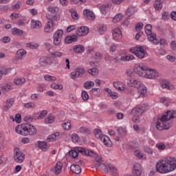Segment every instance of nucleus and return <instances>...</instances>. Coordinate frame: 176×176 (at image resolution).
Here are the masks:
<instances>
[{
  "mask_svg": "<svg viewBox=\"0 0 176 176\" xmlns=\"http://www.w3.org/2000/svg\"><path fill=\"white\" fill-rule=\"evenodd\" d=\"M176 168V159L173 157H166L155 164V170L160 174H168Z\"/></svg>",
  "mask_w": 176,
  "mask_h": 176,
  "instance_id": "nucleus-1",
  "label": "nucleus"
},
{
  "mask_svg": "<svg viewBox=\"0 0 176 176\" xmlns=\"http://www.w3.org/2000/svg\"><path fill=\"white\" fill-rule=\"evenodd\" d=\"M176 111L175 110H167L164 114L159 118L156 123L155 127L157 130L162 131V130H168L171 127V119H175Z\"/></svg>",
  "mask_w": 176,
  "mask_h": 176,
  "instance_id": "nucleus-2",
  "label": "nucleus"
},
{
  "mask_svg": "<svg viewBox=\"0 0 176 176\" xmlns=\"http://www.w3.org/2000/svg\"><path fill=\"white\" fill-rule=\"evenodd\" d=\"M129 87H133L138 89L137 92L134 94L135 98H140V97H145L148 89L145 85L142 84L140 80L135 78H129L127 80Z\"/></svg>",
  "mask_w": 176,
  "mask_h": 176,
  "instance_id": "nucleus-3",
  "label": "nucleus"
},
{
  "mask_svg": "<svg viewBox=\"0 0 176 176\" xmlns=\"http://www.w3.org/2000/svg\"><path fill=\"white\" fill-rule=\"evenodd\" d=\"M15 131L21 135H35L36 134V128L30 124H19L15 128Z\"/></svg>",
  "mask_w": 176,
  "mask_h": 176,
  "instance_id": "nucleus-4",
  "label": "nucleus"
},
{
  "mask_svg": "<svg viewBox=\"0 0 176 176\" xmlns=\"http://www.w3.org/2000/svg\"><path fill=\"white\" fill-rule=\"evenodd\" d=\"M148 109V104H141L137 106L135 109H132V121L134 123H139L140 122V116L147 111Z\"/></svg>",
  "mask_w": 176,
  "mask_h": 176,
  "instance_id": "nucleus-5",
  "label": "nucleus"
},
{
  "mask_svg": "<svg viewBox=\"0 0 176 176\" xmlns=\"http://www.w3.org/2000/svg\"><path fill=\"white\" fill-rule=\"evenodd\" d=\"M78 153H81L85 156H94L95 153L93 150H89L83 147H76L74 150H72L69 152V156L76 159L78 157Z\"/></svg>",
  "mask_w": 176,
  "mask_h": 176,
  "instance_id": "nucleus-6",
  "label": "nucleus"
},
{
  "mask_svg": "<svg viewBox=\"0 0 176 176\" xmlns=\"http://www.w3.org/2000/svg\"><path fill=\"white\" fill-rule=\"evenodd\" d=\"M144 31L147 35V39L151 42V43L156 45H159V39H157L156 33H152V25L147 24L144 27Z\"/></svg>",
  "mask_w": 176,
  "mask_h": 176,
  "instance_id": "nucleus-7",
  "label": "nucleus"
},
{
  "mask_svg": "<svg viewBox=\"0 0 176 176\" xmlns=\"http://www.w3.org/2000/svg\"><path fill=\"white\" fill-rule=\"evenodd\" d=\"M133 71L135 74L138 76H140V78H145L148 71V66L144 63H138L135 65Z\"/></svg>",
  "mask_w": 176,
  "mask_h": 176,
  "instance_id": "nucleus-8",
  "label": "nucleus"
},
{
  "mask_svg": "<svg viewBox=\"0 0 176 176\" xmlns=\"http://www.w3.org/2000/svg\"><path fill=\"white\" fill-rule=\"evenodd\" d=\"M129 52L133 53L138 57V58H145V55L146 54V51L144 49V47L141 45H137L136 47H133L129 49Z\"/></svg>",
  "mask_w": 176,
  "mask_h": 176,
  "instance_id": "nucleus-9",
  "label": "nucleus"
},
{
  "mask_svg": "<svg viewBox=\"0 0 176 176\" xmlns=\"http://www.w3.org/2000/svg\"><path fill=\"white\" fill-rule=\"evenodd\" d=\"M86 74V70L82 67H78L75 70L70 73V78L75 80L78 78H82Z\"/></svg>",
  "mask_w": 176,
  "mask_h": 176,
  "instance_id": "nucleus-10",
  "label": "nucleus"
},
{
  "mask_svg": "<svg viewBox=\"0 0 176 176\" xmlns=\"http://www.w3.org/2000/svg\"><path fill=\"white\" fill-rule=\"evenodd\" d=\"M25 160V155L19 148L14 150V160L16 163H23Z\"/></svg>",
  "mask_w": 176,
  "mask_h": 176,
  "instance_id": "nucleus-11",
  "label": "nucleus"
},
{
  "mask_svg": "<svg viewBox=\"0 0 176 176\" xmlns=\"http://www.w3.org/2000/svg\"><path fill=\"white\" fill-rule=\"evenodd\" d=\"M157 78H159V72L155 69L148 67L144 79L154 80L157 79Z\"/></svg>",
  "mask_w": 176,
  "mask_h": 176,
  "instance_id": "nucleus-12",
  "label": "nucleus"
},
{
  "mask_svg": "<svg viewBox=\"0 0 176 176\" xmlns=\"http://www.w3.org/2000/svg\"><path fill=\"white\" fill-rule=\"evenodd\" d=\"M142 171H144V168H142V166L141 164L135 163L133 164V168L132 170V173L135 176H141V174H142Z\"/></svg>",
  "mask_w": 176,
  "mask_h": 176,
  "instance_id": "nucleus-13",
  "label": "nucleus"
},
{
  "mask_svg": "<svg viewBox=\"0 0 176 176\" xmlns=\"http://www.w3.org/2000/svg\"><path fill=\"white\" fill-rule=\"evenodd\" d=\"M53 31H54V22L52 20H50L44 27V32L46 34H52Z\"/></svg>",
  "mask_w": 176,
  "mask_h": 176,
  "instance_id": "nucleus-14",
  "label": "nucleus"
},
{
  "mask_svg": "<svg viewBox=\"0 0 176 176\" xmlns=\"http://www.w3.org/2000/svg\"><path fill=\"white\" fill-rule=\"evenodd\" d=\"M89 28L87 26H81L76 30V34L78 36H85L89 34Z\"/></svg>",
  "mask_w": 176,
  "mask_h": 176,
  "instance_id": "nucleus-15",
  "label": "nucleus"
},
{
  "mask_svg": "<svg viewBox=\"0 0 176 176\" xmlns=\"http://www.w3.org/2000/svg\"><path fill=\"white\" fill-rule=\"evenodd\" d=\"M113 85L118 91H124L126 90V84L122 81H114Z\"/></svg>",
  "mask_w": 176,
  "mask_h": 176,
  "instance_id": "nucleus-16",
  "label": "nucleus"
},
{
  "mask_svg": "<svg viewBox=\"0 0 176 176\" xmlns=\"http://www.w3.org/2000/svg\"><path fill=\"white\" fill-rule=\"evenodd\" d=\"M112 35L114 41H120L122 39V30L119 28H115L113 30Z\"/></svg>",
  "mask_w": 176,
  "mask_h": 176,
  "instance_id": "nucleus-17",
  "label": "nucleus"
},
{
  "mask_svg": "<svg viewBox=\"0 0 176 176\" xmlns=\"http://www.w3.org/2000/svg\"><path fill=\"white\" fill-rule=\"evenodd\" d=\"M47 111L43 110L40 112L35 113L34 114V120H41V119H45V117L47 116Z\"/></svg>",
  "mask_w": 176,
  "mask_h": 176,
  "instance_id": "nucleus-18",
  "label": "nucleus"
},
{
  "mask_svg": "<svg viewBox=\"0 0 176 176\" xmlns=\"http://www.w3.org/2000/svg\"><path fill=\"white\" fill-rule=\"evenodd\" d=\"M162 89H167V90H174V85L170 83L167 80H162L160 82Z\"/></svg>",
  "mask_w": 176,
  "mask_h": 176,
  "instance_id": "nucleus-19",
  "label": "nucleus"
},
{
  "mask_svg": "<svg viewBox=\"0 0 176 176\" xmlns=\"http://www.w3.org/2000/svg\"><path fill=\"white\" fill-rule=\"evenodd\" d=\"M30 27L32 30H39V28H42V22L32 19L30 22Z\"/></svg>",
  "mask_w": 176,
  "mask_h": 176,
  "instance_id": "nucleus-20",
  "label": "nucleus"
},
{
  "mask_svg": "<svg viewBox=\"0 0 176 176\" xmlns=\"http://www.w3.org/2000/svg\"><path fill=\"white\" fill-rule=\"evenodd\" d=\"M138 10L137 7L131 6L126 10V14L128 17H131L135 13H137Z\"/></svg>",
  "mask_w": 176,
  "mask_h": 176,
  "instance_id": "nucleus-21",
  "label": "nucleus"
},
{
  "mask_svg": "<svg viewBox=\"0 0 176 176\" xmlns=\"http://www.w3.org/2000/svg\"><path fill=\"white\" fill-rule=\"evenodd\" d=\"M100 141L105 145V146H111L112 145V142H111V139L109 137L102 135L100 138Z\"/></svg>",
  "mask_w": 176,
  "mask_h": 176,
  "instance_id": "nucleus-22",
  "label": "nucleus"
},
{
  "mask_svg": "<svg viewBox=\"0 0 176 176\" xmlns=\"http://www.w3.org/2000/svg\"><path fill=\"white\" fill-rule=\"evenodd\" d=\"M84 16L88 19V20H94L96 19V15L92 11H90L89 9H86L83 11Z\"/></svg>",
  "mask_w": 176,
  "mask_h": 176,
  "instance_id": "nucleus-23",
  "label": "nucleus"
},
{
  "mask_svg": "<svg viewBox=\"0 0 176 176\" xmlns=\"http://www.w3.org/2000/svg\"><path fill=\"white\" fill-rule=\"evenodd\" d=\"M96 168H98L99 170H101L102 173H105V174H108L109 171V166L108 165L102 163V164H98L95 166Z\"/></svg>",
  "mask_w": 176,
  "mask_h": 176,
  "instance_id": "nucleus-24",
  "label": "nucleus"
},
{
  "mask_svg": "<svg viewBox=\"0 0 176 176\" xmlns=\"http://www.w3.org/2000/svg\"><path fill=\"white\" fill-rule=\"evenodd\" d=\"M63 129L66 131L71 130L72 129V125L71 124V120H65L62 122L61 124Z\"/></svg>",
  "mask_w": 176,
  "mask_h": 176,
  "instance_id": "nucleus-25",
  "label": "nucleus"
},
{
  "mask_svg": "<svg viewBox=\"0 0 176 176\" xmlns=\"http://www.w3.org/2000/svg\"><path fill=\"white\" fill-rule=\"evenodd\" d=\"M56 121V117L52 114H49L44 120L45 124H52Z\"/></svg>",
  "mask_w": 176,
  "mask_h": 176,
  "instance_id": "nucleus-26",
  "label": "nucleus"
},
{
  "mask_svg": "<svg viewBox=\"0 0 176 176\" xmlns=\"http://www.w3.org/2000/svg\"><path fill=\"white\" fill-rule=\"evenodd\" d=\"M13 104H14V98H9L6 100V105L3 107L4 111H8L9 109L13 107Z\"/></svg>",
  "mask_w": 176,
  "mask_h": 176,
  "instance_id": "nucleus-27",
  "label": "nucleus"
},
{
  "mask_svg": "<svg viewBox=\"0 0 176 176\" xmlns=\"http://www.w3.org/2000/svg\"><path fill=\"white\" fill-rule=\"evenodd\" d=\"M109 9H110L109 3L103 4L100 8V12L102 13V14H104V16H105V14L108 13Z\"/></svg>",
  "mask_w": 176,
  "mask_h": 176,
  "instance_id": "nucleus-28",
  "label": "nucleus"
},
{
  "mask_svg": "<svg viewBox=\"0 0 176 176\" xmlns=\"http://www.w3.org/2000/svg\"><path fill=\"white\" fill-rule=\"evenodd\" d=\"M70 170L74 174H80V173L82 171V169L80 168V166L78 164H72L70 166Z\"/></svg>",
  "mask_w": 176,
  "mask_h": 176,
  "instance_id": "nucleus-29",
  "label": "nucleus"
},
{
  "mask_svg": "<svg viewBox=\"0 0 176 176\" xmlns=\"http://www.w3.org/2000/svg\"><path fill=\"white\" fill-rule=\"evenodd\" d=\"M78 41V36L76 35L68 36L65 38V43L69 45V43H73V42H76Z\"/></svg>",
  "mask_w": 176,
  "mask_h": 176,
  "instance_id": "nucleus-30",
  "label": "nucleus"
},
{
  "mask_svg": "<svg viewBox=\"0 0 176 176\" xmlns=\"http://www.w3.org/2000/svg\"><path fill=\"white\" fill-rule=\"evenodd\" d=\"M60 136V133L59 132H56L53 134L50 135L47 138V142H54V141H56L57 139V137Z\"/></svg>",
  "mask_w": 176,
  "mask_h": 176,
  "instance_id": "nucleus-31",
  "label": "nucleus"
},
{
  "mask_svg": "<svg viewBox=\"0 0 176 176\" xmlns=\"http://www.w3.org/2000/svg\"><path fill=\"white\" fill-rule=\"evenodd\" d=\"M10 71H12V69L9 67H2L0 68V80L2 79V76H3V75H8Z\"/></svg>",
  "mask_w": 176,
  "mask_h": 176,
  "instance_id": "nucleus-32",
  "label": "nucleus"
},
{
  "mask_svg": "<svg viewBox=\"0 0 176 176\" xmlns=\"http://www.w3.org/2000/svg\"><path fill=\"white\" fill-rule=\"evenodd\" d=\"M134 155L138 159H142V160H146V155L140 150L135 151Z\"/></svg>",
  "mask_w": 176,
  "mask_h": 176,
  "instance_id": "nucleus-33",
  "label": "nucleus"
},
{
  "mask_svg": "<svg viewBox=\"0 0 176 176\" xmlns=\"http://www.w3.org/2000/svg\"><path fill=\"white\" fill-rule=\"evenodd\" d=\"M16 58L19 60H21L23 57H25V56L27 55V51H25V50L24 49H21L16 52Z\"/></svg>",
  "mask_w": 176,
  "mask_h": 176,
  "instance_id": "nucleus-34",
  "label": "nucleus"
},
{
  "mask_svg": "<svg viewBox=\"0 0 176 176\" xmlns=\"http://www.w3.org/2000/svg\"><path fill=\"white\" fill-rule=\"evenodd\" d=\"M38 146L43 151V152H47V143L43 141H38Z\"/></svg>",
  "mask_w": 176,
  "mask_h": 176,
  "instance_id": "nucleus-35",
  "label": "nucleus"
},
{
  "mask_svg": "<svg viewBox=\"0 0 176 176\" xmlns=\"http://www.w3.org/2000/svg\"><path fill=\"white\" fill-rule=\"evenodd\" d=\"M73 50L74 53H83L85 52V47L82 45H74Z\"/></svg>",
  "mask_w": 176,
  "mask_h": 176,
  "instance_id": "nucleus-36",
  "label": "nucleus"
},
{
  "mask_svg": "<svg viewBox=\"0 0 176 176\" xmlns=\"http://www.w3.org/2000/svg\"><path fill=\"white\" fill-rule=\"evenodd\" d=\"M153 8L155 10H162L163 3L160 0H155L153 4Z\"/></svg>",
  "mask_w": 176,
  "mask_h": 176,
  "instance_id": "nucleus-37",
  "label": "nucleus"
},
{
  "mask_svg": "<svg viewBox=\"0 0 176 176\" xmlns=\"http://www.w3.org/2000/svg\"><path fill=\"white\" fill-rule=\"evenodd\" d=\"M63 170V164L60 162H58L54 166V172L56 174H60Z\"/></svg>",
  "mask_w": 176,
  "mask_h": 176,
  "instance_id": "nucleus-38",
  "label": "nucleus"
},
{
  "mask_svg": "<svg viewBox=\"0 0 176 176\" xmlns=\"http://www.w3.org/2000/svg\"><path fill=\"white\" fill-rule=\"evenodd\" d=\"M134 58H135L134 55L128 54V55H124V56H121L120 60L122 61H131V60H134Z\"/></svg>",
  "mask_w": 176,
  "mask_h": 176,
  "instance_id": "nucleus-39",
  "label": "nucleus"
},
{
  "mask_svg": "<svg viewBox=\"0 0 176 176\" xmlns=\"http://www.w3.org/2000/svg\"><path fill=\"white\" fill-rule=\"evenodd\" d=\"M63 54H64L63 52H60V51H56V52H50V56L53 58H61V57H63Z\"/></svg>",
  "mask_w": 176,
  "mask_h": 176,
  "instance_id": "nucleus-40",
  "label": "nucleus"
},
{
  "mask_svg": "<svg viewBox=\"0 0 176 176\" xmlns=\"http://www.w3.org/2000/svg\"><path fill=\"white\" fill-rule=\"evenodd\" d=\"M14 85L16 86H20L21 85H24L25 83V78H16L14 80Z\"/></svg>",
  "mask_w": 176,
  "mask_h": 176,
  "instance_id": "nucleus-41",
  "label": "nucleus"
},
{
  "mask_svg": "<svg viewBox=\"0 0 176 176\" xmlns=\"http://www.w3.org/2000/svg\"><path fill=\"white\" fill-rule=\"evenodd\" d=\"M107 28L106 25L100 24L98 26V32L100 34V35H102L103 34H105L107 32Z\"/></svg>",
  "mask_w": 176,
  "mask_h": 176,
  "instance_id": "nucleus-42",
  "label": "nucleus"
},
{
  "mask_svg": "<svg viewBox=\"0 0 176 176\" xmlns=\"http://www.w3.org/2000/svg\"><path fill=\"white\" fill-rule=\"evenodd\" d=\"M45 80L47 82H50V83H52V82H56L57 80V78L54 76H50L49 74H47L44 76Z\"/></svg>",
  "mask_w": 176,
  "mask_h": 176,
  "instance_id": "nucleus-43",
  "label": "nucleus"
},
{
  "mask_svg": "<svg viewBox=\"0 0 176 176\" xmlns=\"http://www.w3.org/2000/svg\"><path fill=\"white\" fill-rule=\"evenodd\" d=\"M123 20V14L118 13L113 18V23H119Z\"/></svg>",
  "mask_w": 176,
  "mask_h": 176,
  "instance_id": "nucleus-44",
  "label": "nucleus"
},
{
  "mask_svg": "<svg viewBox=\"0 0 176 176\" xmlns=\"http://www.w3.org/2000/svg\"><path fill=\"white\" fill-rule=\"evenodd\" d=\"M50 87L53 90H63L64 89L63 85L57 84L56 82L52 83Z\"/></svg>",
  "mask_w": 176,
  "mask_h": 176,
  "instance_id": "nucleus-45",
  "label": "nucleus"
},
{
  "mask_svg": "<svg viewBox=\"0 0 176 176\" xmlns=\"http://www.w3.org/2000/svg\"><path fill=\"white\" fill-rule=\"evenodd\" d=\"M12 35H17L18 36H21L23 34H24V32L19 28H13L12 30Z\"/></svg>",
  "mask_w": 176,
  "mask_h": 176,
  "instance_id": "nucleus-46",
  "label": "nucleus"
},
{
  "mask_svg": "<svg viewBox=\"0 0 176 176\" xmlns=\"http://www.w3.org/2000/svg\"><path fill=\"white\" fill-rule=\"evenodd\" d=\"M160 102H162V104H164L165 107H168L170 105V103L171 102V100L167 97H162L160 99Z\"/></svg>",
  "mask_w": 176,
  "mask_h": 176,
  "instance_id": "nucleus-47",
  "label": "nucleus"
},
{
  "mask_svg": "<svg viewBox=\"0 0 176 176\" xmlns=\"http://www.w3.org/2000/svg\"><path fill=\"white\" fill-rule=\"evenodd\" d=\"M41 67H47L49 65V58H41L39 61Z\"/></svg>",
  "mask_w": 176,
  "mask_h": 176,
  "instance_id": "nucleus-48",
  "label": "nucleus"
},
{
  "mask_svg": "<svg viewBox=\"0 0 176 176\" xmlns=\"http://www.w3.org/2000/svg\"><path fill=\"white\" fill-rule=\"evenodd\" d=\"M84 89H91V87H94V82L93 81H87L84 83L83 86Z\"/></svg>",
  "mask_w": 176,
  "mask_h": 176,
  "instance_id": "nucleus-49",
  "label": "nucleus"
},
{
  "mask_svg": "<svg viewBox=\"0 0 176 176\" xmlns=\"http://www.w3.org/2000/svg\"><path fill=\"white\" fill-rule=\"evenodd\" d=\"M12 85L9 82L3 84L1 86V89L4 90V91H8V90H12Z\"/></svg>",
  "mask_w": 176,
  "mask_h": 176,
  "instance_id": "nucleus-50",
  "label": "nucleus"
},
{
  "mask_svg": "<svg viewBox=\"0 0 176 176\" xmlns=\"http://www.w3.org/2000/svg\"><path fill=\"white\" fill-rule=\"evenodd\" d=\"M23 107H24V108H26V109H34V108H35V107H36V104H35V103H34L32 102H30L28 103H24Z\"/></svg>",
  "mask_w": 176,
  "mask_h": 176,
  "instance_id": "nucleus-51",
  "label": "nucleus"
},
{
  "mask_svg": "<svg viewBox=\"0 0 176 176\" xmlns=\"http://www.w3.org/2000/svg\"><path fill=\"white\" fill-rule=\"evenodd\" d=\"M108 167L109 170L111 171L113 175H115V174H118V169H116V167H115L113 164H108Z\"/></svg>",
  "mask_w": 176,
  "mask_h": 176,
  "instance_id": "nucleus-52",
  "label": "nucleus"
},
{
  "mask_svg": "<svg viewBox=\"0 0 176 176\" xmlns=\"http://www.w3.org/2000/svg\"><path fill=\"white\" fill-rule=\"evenodd\" d=\"M117 131L120 135H126V133H127V131L126 130V127L120 126Z\"/></svg>",
  "mask_w": 176,
  "mask_h": 176,
  "instance_id": "nucleus-53",
  "label": "nucleus"
},
{
  "mask_svg": "<svg viewBox=\"0 0 176 176\" xmlns=\"http://www.w3.org/2000/svg\"><path fill=\"white\" fill-rule=\"evenodd\" d=\"M47 10L48 12H50V13H58L60 9L58 7H53L50 6L47 8Z\"/></svg>",
  "mask_w": 176,
  "mask_h": 176,
  "instance_id": "nucleus-54",
  "label": "nucleus"
},
{
  "mask_svg": "<svg viewBox=\"0 0 176 176\" xmlns=\"http://www.w3.org/2000/svg\"><path fill=\"white\" fill-rule=\"evenodd\" d=\"M63 34H64V32L61 30H57L56 32H55V33L54 34V37L59 38L62 39Z\"/></svg>",
  "mask_w": 176,
  "mask_h": 176,
  "instance_id": "nucleus-55",
  "label": "nucleus"
},
{
  "mask_svg": "<svg viewBox=\"0 0 176 176\" xmlns=\"http://www.w3.org/2000/svg\"><path fill=\"white\" fill-rule=\"evenodd\" d=\"M26 46L27 47H30V49H38L39 44L38 43H29Z\"/></svg>",
  "mask_w": 176,
  "mask_h": 176,
  "instance_id": "nucleus-56",
  "label": "nucleus"
},
{
  "mask_svg": "<svg viewBox=\"0 0 176 176\" xmlns=\"http://www.w3.org/2000/svg\"><path fill=\"white\" fill-rule=\"evenodd\" d=\"M94 133L95 134L96 138H99V140H100L101 137H102V135H102V132L100 129H96L94 130Z\"/></svg>",
  "mask_w": 176,
  "mask_h": 176,
  "instance_id": "nucleus-57",
  "label": "nucleus"
},
{
  "mask_svg": "<svg viewBox=\"0 0 176 176\" xmlns=\"http://www.w3.org/2000/svg\"><path fill=\"white\" fill-rule=\"evenodd\" d=\"M156 148L159 151H164V149H166V145L163 142L157 143Z\"/></svg>",
  "mask_w": 176,
  "mask_h": 176,
  "instance_id": "nucleus-58",
  "label": "nucleus"
},
{
  "mask_svg": "<svg viewBox=\"0 0 176 176\" xmlns=\"http://www.w3.org/2000/svg\"><path fill=\"white\" fill-rule=\"evenodd\" d=\"M79 140H80V138H79V135H78V134L73 133L72 135V141L74 144H76V142H78V141H79Z\"/></svg>",
  "mask_w": 176,
  "mask_h": 176,
  "instance_id": "nucleus-59",
  "label": "nucleus"
},
{
  "mask_svg": "<svg viewBox=\"0 0 176 176\" xmlns=\"http://www.w3.org/2000/svg\"><path fill=\"white\" fill-rule=\"evenodd\" d=\"M144 151L146 153H148V155H153V149L148 146L144 147Z\"/></svg>",
  "mask_w": 176,
  "mask_h": 176,
  "instance_id": "nucleus-60",
  "label": "nucleus"
},
{
  "mask_svg": "<svg viewBox=\"0 0 176 176\" xmlns=\"http://www.w3.org/2000/svg\"><path fill=\"white\" fill-rule=\"evenodd\" d=\"M89 74H90V75H94V76L98 75V69H96V68H92V69H89L88 70Z\"/></svg>",
  "mask_w": 176,
  "mask_h": 176,
  "instance_id": "nucleus-61",
  "label": "nucleus"
},
{
  "mask_svg": "<svg viewBox=\"0 0 176 176\" xmlns=\"http://www.w3.org/2000/svg\"><path fill=\"white\" fill-rule=\"evenodd\" d=\"M81 96H82L83 101H87V100H89V94H87V91H82Z\"/></svg>",
  "mask_w": 176,
  "mask_h": 176,
  "instance_id": "nucleus-62",
  "label": "nucleus"
},
{
  "mask_svg": "<svg viewBox=\"0 0 176 176\" xmlns=\"http://www.w3.org/2000/svg\"><path fill=\"white\" fill-rule=\"evenodd\" d=\"M70 13L74 20H78V19H79V14H78V12H76V11L72 10V11H70Z\"/></svg>",
  "mask_w": 176,
  "mask_h": 176,
  "instance_id": "nucleus-63",
  "label": "nucleus"
},
{
  "mask_svg": "<svg viewBox=\"0 0 176 176\" xmlns=\"http://www.w3.org/2000/svg\"><path fill=\"white\" fill-rule=\"evenodd\" d=\"M60 43H61V38L54 36V45L55 46H60Z\"/></svg>",
  "mask_w": 176,
  "mask_h": 176,
  "instance_id": "nucleus-64",
  "label": "nucleus"
}]
</instances>
